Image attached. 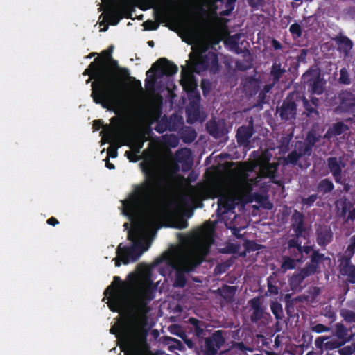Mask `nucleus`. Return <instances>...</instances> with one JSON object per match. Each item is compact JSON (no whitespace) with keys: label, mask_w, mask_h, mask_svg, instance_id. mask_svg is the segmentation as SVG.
<instances>
[{"label":"nucleus","mask_w":355,"mask_h":355,"mask_svg":"<svg viewBox=\"0 0 355 355\" xmlns=\"http://www.w3.org/2000/svg\"><path fill=\"white\" fill-rule=\"evenodd\" d=\"M142 171L145 180L135 185L128 198L121 201L123 214L130 219L152 206L159 193L160 178L156 169L153 166H143Z\"/></svg>","instance_id":"1"},{"label":"nucleus","mask_w":355,"mask_h":355,"mask_svg":"<svg viewBox=\"0 0 355 355\" xmlns=\"http://www.w3.org/2000/svg\"><path fill=\"white\" fill-rule=\"evenodd\" d=\"M101 62L102 58H95L83 74L89 76L87 83H89L90 79L94 80L92 83L91 94L93 101L103 108L110 109L108 99H111L114 94V82L109 70L103 69Z\"/></svg>","instance_id":"2"},{"label":"nucleus","mask_w":355,"mask_h":355,"mask_svg":"<svg viewBox=\"0 0 355 355\" xmlns=\"http://www.w3.org/2000/svg\"><path fill=\"white\" fill-rule=\"evenodd\" d=\"M144 324H135L133 322V314L125 315L122 320L111 327L110 332L118 337L120 333L125 345L128 347L127 355H144L140 347L135 343V335L138 329Z\"/></svg>","instance_id":"3"},{"label":"nucleus","mask_w":355,"mask_h":355,"mask_svg":"<svg viewBox=\"0 0 355 355\" xmlns=\"http://www.w3.org/2000/svg\"><path fill=\"white\" fill-rule=\"evenodd\" d=\"M205 254L197 248H191L183 254L180 265L176 270L173 286L182 288L186 286L185 273L193 272L205 259Z\"/></svg>","instance_id":"4"},{"label":"nucleus","mask_w":355,"mask_h":355,"mask_svg":"<svg viewBox=\"0 0 355 355\" xmlns=\"http://www.w3.org/2000/svg\"><path fill=\"white\" fill-rule=\"evenodd\" d=\"M130 285L123 282L120 277L114 276L112 284L107 287L104 295L108 296L109 309L113 312H119L125 306L130 292Z\"/></svg>","instance_id":"5"},{"label":"nucleus","mask_w":355,"mask_h":355,"mask_svg":"<svg viewBox=\"0 0 355 355\" xmlns=\"http://www.w3.org/2000/svg\"><path fill=\"white\" fill-rule=\"evenodd\" d=\"M139 300L136 311L133 313V322L136 324H146L147 322L146 314L150 311L148 302L155 298V291L152 283L143 285L139 291Z\"/></svg>","instance_id":"6"},{"label":"nucleus","mask_w":355,"mask_h":355,"mask_svg":"<svg viewBox=\"0 0 355 355\" xmlns=\"http://www.w3.org/2000/svg\"><path fill=\"white\" fill-rule=\"evenodd\" d=\"M101 65L103 66V69L109 70L114 82V94L111 99H108L111 107L118 104L120 95L119 79L116 77L115 72H116L121 78L129 77V70L127 68L120 67L119 66L118 61L113 58L107 60H104L102 58Z\"/></svg>","instance_id":"7"},{"label":"nucleus","mask_w":355,"mask_h":355,"mask_svg":"<svg viewBox=\"0 0 355 355\" xmlns=\"http://www.w3.org/2000/svg\"><path fill=\"white\" fill-rule=\"evenodd\" d=\"M300 94L298 92H290L283 101L277 112L282 121L295 120L297 116V105L300 102Z\"/></svg>","instance_id":"8"},{"label":"nucleus","mask_w":355,"mask_h":355,"mask_svg":"<svg viewBox=\"0 0 355 355\" xmlns=\"http://www.w3.org/2000/svg\"><path fill=\"white\" fill-rule=\"evenodd\" d=\"M227 332L223 330H216L212 334L204 338V355H218L225 343Z\"/></svg>","instance_id":"9"},{"label":"nucleus","mask_w":355,"mask_h":355,"mask_svg":"<svg viewBox=\"0 0 355 355\" xmlns=\"http://www.w3.org/2000/svg\"><path fill=\"white\" fill-rule=\"evenodd\" d=\"M178 71V67L175 64L166 58H161L153 64L151 68L147 71L146 76H148L150 72H155L157 73V78H160L164 76H172L177 73Z\"/></svg>","instance_id":"10"},{"label":"nucleus","mask_w":355,"mask_h":355,"mask_svg":"<svg viewBox=\"0 0 355 355\" xmlns=\"http://www.w3.org/2000/svg\"><path fill=\"white\" fill-rule=\"evenodd\" d=\"M327 166L337 184H343V168L346 166L342 157H329L327 159Z\"/></svg>","instance_id":"11"},{"label":"nucleus","mask_w":355,"mask_h":355,"mask_svg":"<svg viewBox=\"0 0 355 355\" xmlns=\"http://www.w3.org/2000/svg\"><path fill=\"white\" fill-rule=\"evenodd\" d=\"M180 84L188 94H196L198 98H200V94L196 91L197 84L194 76L186 67H182Z\"/></svg>","instance_id":"12"},{"label":"nucleus","mask_w":355,"mask_h":355,"mask_svg":"<svg viewBox=\"0 0 355 355\" xmlns=\"http://www.w3.org/2000/svg\"><path fill=\"white\" fill-rule=\"evenodd\" d=\"M118 247L119 250L122 252L124 256L128 257L130 262L137 261L142 253L148 249V247H144L141 241H136L131 246H125L123 245V243H120Z\"/></svg>","instance_id":"13"},{"label":"nucleus","mask_w":355,"mask_h":355,"mask_svg":"<svg viewBox=\"0 0 355 355\" xmlns=\"http://www.w3.org/2000/svg\"><path fill=\"white\" fill-rule=\"evenodd\" d=\"M316 242L318 245L325 248L333 240L334 233L329 225L315 224Z\"/></svg>","instance_id":"14"},{"label":"nucleus","mask_w":355,"mask_h":355,"mask_svg":"<svg viewBox=\"0 0 355 355\" xmlns=\"http://www.w3.org/2000/svg\"><path fill=\"white\" fill-rule=\"evenodd\" d=\"M207 132L215 139H220L228 133L227 124L223 119H211L206 123Z\"/></svg>","instance_id":"15"},{"label":"nucleus","mask_w":355,"mask_h":355,"mask_svg":"<svg viewBox=\"0 0 355 355\" xmlns=\"http://www.w3.org/2000/svg\"><path fill=\"white\" fill-rule=\"evenodd\" d=\"M329 338V337L328 336H320L315 340V346L316 349L321 351V353L324 351V349L333 350L340 348L344 345L345 343L349 341L352 339V336L349 337L348 339L345 340H338L336 339L327 340Z\"/></svg>","instance_id":"16"},{"label":"nucleus","mask_w":355,"mask_h":355,"mask_svg":"<svg viewBox=\"0 0 355 355\" xmlns=\"http://www.w3.org/2000/svg\"><path fill=\"white\" fill-rule=\"evenodd\" d=\"M107 1L109 4V8L107 11V18L109 24L112 26H116L119 21L123 18H131V12L126 11L123 8H117L111 7V0H103V3Z\"/></svg>","instance_id":"17"},{"label":"nucleus","mask_w":355,"mask_h":355,"mask_svg":"<svg viewBox=\"0 0 355 355\" xmlns=\"http://www.w3.org/2000/svg\"><path fill=\"white\" fill-rule=\"evenodd\" d=\"M254 132L253 121H250L248 125H241L238 128L236 134V141L239 146H248L250 144V139Z\"/></svg>","instance_id":"18"},{"label":"nucleus","mask_w":355,"mask_h":355,"mask_svg":"<svg viewBox=\"0 0 355 355\" xmlns=\"http://www.w3.org/2000/svg\"><path fill=\"white\" fill-rule=\"evenodd\" d=\"M271 155H263L261 157L260 171L263 176L266 178H275L277 171L278 164L270 163Z\"/></svg>","instance_id":"19"},{"label":"nucleus","mask_w":355,"mask_h":355,"mask_svg":"<svg viewBox=\"0 0 355 355\" xmlns=\"http://www.w3.org/2000/svg\"><path fill=\"white\" fill-rule=\"evenodd\" d=\"M230 191L233 194H239L252 189L248 181V175L244 173L242 177L236 178L230 186Z\"/></svg>","instance_id":"20"},{"label":"nucleus","mask_w":355,"mask_h":355,"mask_svg":"<svg viewBox=\"0 0 355 355\" xmlns=\"http://www.w3.org/2000/svg\"><path fill=\"white\" fill-rule=\"evenodd\" d=\"M338 261L340 273L347 277V282L355 284V265L352 264V261L349 259L338 260Z\"/></svg>","instance_id":"21"},{"label":"nucleus","mask_w":355,"mask_h":355,"mask_svg":"<svg viewBox=\"0 0 355 355\" xmlns=\"http://www.w3.org/2000/svg\"><path fill=\"white\" fill-rule=\"evenodd\" d=\"M193 64V71L197 73L204 72L209 69L207 53L202 55L197 53L193 58V53L189 55Z\"/></svg>","instance_id":"22"},{"label":"nucleus","mask_w":355,"mask_h":355,"mask_svg":"<svg viewBox=\"0 0 355 355\" xmlns=\"http://www.w3.org/2000/svg\"><path fill=\"white\" fill-rule=\"evenodd\" d=\"M163 3L155 12V19L164 22L170 16L172 5L177 4L178 0H164Z\"/></svg>","instance_id":"23"},{"label":"nucleus","mask_w":355,"mask_h":355,"mask_svg":"<svg viewBox=\"0 0 355 355\" xmlns=\"http://www.w3.org/2000/svg\"><path fill=\"white\" fill-rule=\"evenodd\" d=\"M320 139V135H318L316 132L311 130L308 132L304 143H302L300 146L304 149V154H307L310 156L313 151V147Z\"/></svg>","instance_id":"24"},{"label":"nucleus","mask_w":355,"mask_h":355,"mask_svg":"<svg viewBox=\"0 0 355 355\" xmlns=\"http://www.w3.org/2000/svg\"><path fill=\"white\" fill-rule=\"evenodd\" d=\"M188 323L192 325V331L199 341L205 338L206 334L205 328L207 327L205 322L200 320L198 318L191 317L188 319Z\"/></svg>","instance_id":"25"},{"label":"nucleus","mask_w":355,"mask_h":355,"mask_svg":"<svg viewBox=\"0 0 355 355\" xmlns=\"http://www.w3.org/2000/svg\"><path fill=\"white\" fill-rule=\"evenodd\" d=\"M191 150L187 148L178 150L176 153L177 160L182 164V169L187 171L191 168L192 158Z\"/></svg>","instance_id":"26"},{"label":"nucleus","mask_w":355,"mask_h":355,"mask_svg":"<svg viewBox=\"0 0 355 355\" xmlns=\"http://www.w3.org/2000/svg\"><path fill=\"white\" fill-rule=\"evenodd\" d=\"M302 101L304 111L303 114L306 115L308 118L313 120H318L320 117L318 109L313 105H311L309 100L304 96L300 95V102Z\"/></svg>","instance_id":"27"},{"label":"nucleus","mask_w":355,"mask_h":355,"mask_svg":"<svg viewBox=\"0 0 355 355\" xmlns=\"http://www.w3.org/2000/svg\"><path fill=\"white\" fill-rule=\"evenodd\" d=\"M241 37V35L239 33L227 36L224 41L225 46L227 47L230 51L234 52L236 54L241 53L243 51L239 47Z\"/></svg>","instance_id":"28"},{"label":"nucleus","mask_w":355,"mask_h":355,"mask_svg":"<svg viewBox=\"0 0 355 355\" xmlns=\"http://www.w3.org/2000/svg\"><path fill=\"white\" fill-rule=\"evenodd\" d=\"M320 76V69L316 66H312L302 75V80L304 85L309 86Z\"/></svg>","instance_id":"29"},{"label":"nucleus","mask_w":355,"mask_h":355,"mask_svg":"<svg viewBox=\"0 0 355 355\" xmlns=\"http://www.w3.org/2000/svg\"><path fill=\"white\" fill-rule=\"evenodd\" d=\"M307 156V154H304V149L300 146L298 148V152L296 150H292L287 157L284 159V164L288 165L291 164L293 166L297 165L299 159L303 156Z\"/></svg>","instance_id":"30"},{"label":"nucleus","mask_w":355,"mask_h":355,"mask_svg":"<svg viewBox=\"0 0 355 355\" xmlns=\"http://www.w3.org/2000/svg\"><path fill=\"white\" fill-rule=\"evenodd\" d=\"M334 184L333 182L329 178L322 179L316 187V191L326 195L331 193L334 189Z\"/></svg>","instance_id":"31"},{"label":"nucleus","mask_w":355,"mask_h":355,"mask_svg":"<svg viewBox=\"0 0 355 355\" xmlns=\"http://www.w3.org/2000/svg\"><path fill=\"white\" fill-rule=\"evenodd\" d=\"M335 41L338 46V49L346 54L352 49L353 43L347 36L338 35L335 38Z\"/></svg>","instance_id":"32"},{"label":"nucleus","mask_w":355,"mask_h":355,"mask_svg":"<svg viewBox=\"0 0 355 355\" xmlns=\"http://www.w3.org/2000/svg\"><path fill=\"white\" fill-rule=\"evenodd\" d=\"M207 58L210 72L214 74L218 73L220 69L218 54L213 51H209L207 53Z\"/></svg>","instance_id":"33"},{"label":"nucleus","mask_w":355,"mask_h":355,"mask_svg":"<svg viewBox=\"0 0 355 355\" xmlns=\"http://www.w3.org/2000/svg\"><path fill=\"white\" fill-rule=\"evenodd\" d=\"M144 146V141L138 139L134 141L132 144L131 148L132 150V155L129 156L128 155L130 154V151H126L125 154L128 156V158L130 162H136L139 159V157L138 156V154L140 153L141 149L143 148Z\"/></svg>","instance_id":"34"},{"label":"nucleus","mask_w":355,"mask_h":355,"mask_svg":"<svg viewBox=\"0 0 355 355\" xmlns=\"http://www.w3.org/2000/svg\"><path fill=\"white\" fill-rule=\"evenodd\" d=\"M325 82L321 76L308 86L309 91L313 94L320 95L324 92Z\"/></svg>","instance_id":"35"},{"label":"nucleus","mask_w":355,"mask_h":355,"mask_svg":"<svg viewBox=\"0 0 355 355\" xmlns=\"http://www.w3.org/2000/svg\"><path fill=\"white\" fill-rule=\"evenodd\" d=\"M348 130V127L342 121L334 123L327 130L325 137L331 136H338Z\"/></svg>","instance_id":"36"},{"label":"nucleus","mask_w":355,"mask_h":355,"mask_svg":"<svg viewBox=\"0 0 355 355\" xmlns=\"http://www.w3.org/2000/svg\"><path fill=\"white\" fill-rule=\"evenodd\" d=\"M218 209L224 208L223 213H226L234 207L233 200L227 193L220 196L218 201Z\"/></svg>","instance_id":"37"},{"label":"nucleus","mask_w":355,"mask_h":355,"mask_svg":"<svg viewBox=\"0 0 355 355\" xmlns=\"http://www.w3.org/2000/svg\"><path fill=\"white\" fill-rule=\"evenodd\" d=\"M285 72L286 70L282 68L280 62H274L270 70V75L274 83H277Z\"/></svg>","instance_id":"38"},{"label":"nucleus","mask_w":355,"mask_h":355,"mask_svg":"<svg viewBox=\"0 0 355 355\" xmlns=\"http://www.w3.org/2000/svg\"><path fill=\"white\" fill-rule=\"evenodd\" d=\"M310 263L318 269L319 264L326 260H330V258L326 257L324 254L320 253L318 250H313L310 257Z\"/></svg>","instance_id":"39"},{"label":"nucleus","mask_w":355,"mask_h":355,"mask_svg":"<svg viewBox=\"0 0 355 355\" xmlns=\"http://www.w3.org/2000/svg\"><path fill=\"white\" fill-rule=\"evenodd\" d=\"M271 311L275 318L277 320H281L284 318V311L282 305L277 301H272L270 304Z\"/></svg>","instance_id":"40"},{"label":"nucleus","mask_w":355,"mask_h":355,"mask_svg":"<svg viewBox=\"0 0 355 355\" xmlns=\"http://www.w3.org/2000/svg\"><path fill=\"white\" fill-rule=\"evenodd\" d=\"M304 225V215L302 212L294 209L291 216V227H299Z\"/></svg>","instance_id":"41"},{"label":"nucleus","mask_w":355,"mask_h":355,"mask_svg":"<svg viewBox=\"0 0 355 355\" xmlns=\"http://www.w3.org/2000/svg\"><path fill=\"white\" fill-rule=\"evenodd\" d=\"M355 254V235H353L349 239V243L347 247L346 250L344 252L343 256L339 260H345L349 259L351 261L354 254Z\"/></svg>","instance_id":"42"},{"label":"nucleus","mask_w":355,"mask_h":355,"mask_svg":"<svg viewBox=\"0 0 355 355\" xmlns=\"http://www.w3.org/2000/svg\"><path fill=\"white\" fill-rule=\"evenodd\" d=\"M300 238H297L295 236L294 238L290 239L288 241V249L291 256L296 257L295 254H293V249L297 252V254H300V248H301V242L299 241Z\"/></svg>","instance_id":"43"},{"label":"nucleus","mask_w":355,"mask_h":355,"mask_svg":"<svg viewBox=\"0 0 355 355\" xmlns=\"http://www.w3.org/2000/svg\"><path fill=\"white\" fill-rule=\"evenodd\" d=\"M306 278L299 272L295 273L291 277L289 284L292 290H297L300 286L301 284Z\"/></svg>","instance_id":"44"},{"label":"nucleus","mask_w":355,"mask_h":355,"mask_svg":"<svg viewBox=\"0 0 355 355\" xmlns=\"http://www.w3.org/2000/svg\"><path fill=\"white\" fill-rule=\"evenodd\" d=\"M197 137V133L195 130L189 128L183 130L181 133V137L184 142L191 143Z\"/></svg>","instance_id":"45"},{"label":"nucleus","mask_w":355,"mask_h":355,"mask_svg":"<svg viewBox=\"0 0 355 355\" xmlns=\"http://www.w3.org/2000/svg\"><path fill=\"white\" fill-rule=\"evenodd\" d=\"M297 259H293L288 256L283 257V262L282 263V269L285 272L288 270L295 269L296 267Z\"/></svg>","instance_id":"46"},{"label":"nucleus","mask_w":355,"mask_h":355,"mask_svg":"<svg viewBox=\"0 0 355 355\" xmlns=\"http://www.w3.org/2000/svg\"><path fill=\"white\" fill-rule=\"evenodd\" d=\"M294 231V236L302 238L305 240L309 238V231L305 225L291 228Z\"/></svg>","instance_id":"47"},{"label":"nucleus","mask_w":355,"mask_h":355,"mask_svg":"<svg viewBox=\"0 0 355 355\" xmlns=\"http://www.w3.org/2000/svg\"><path fill=\"white\" fill-rule=\"evenodd\" d=\"M348 335V329L341 323H337L336 324V336L341 340L348 339L347 338Z\"/></svg>","instance_id":"48"},{"label":"nucleus","mask_w":355,"mask_h":355,"mask_svg":"<svg viewBox=\"0 0 355 355\" xmlns=\"http://www.w3.org/2000/svg\"><path fill=\"white\" fill-rule=\"evenodd\" d=\"M243 247L248 252L257 251L263 248L262 245L257 243L254 240H246L243 243Z\"/></svg>","instance_id":"49"},{"label":"nucleus","mask_w":355,"mask_h":355,"mask_svg":"<svg viewBox=\"0 0 355 355\" xmlns=\"http://www.w3.org/2000/svg\"><path fill=\"white\" fill-rule=\"evenodd\" d=\"M340 316L347 323L355 322V312L347 309H343L340 311Z\"/></svg>","instance_id":"50"},{"label":"nucleus","mask_w":355,"mask_h":355,"mask_svg":"<svg viewBox=\"0 0 355 355\" xmlns=\"http://www.w3.org/2000/svg\"><path fill=\"white\" fill-rule=\"evenodd\" d=\"M116 254L117 257L113 259L115 261L116 267H119L121 265V263L125 265H127L130 263V259L128 257H125V256H124L122 252L119 250V247L116 248Z\"/></svg>","instance_id":"51"},{"label":"nucleus","mask_w":355,"mask_h":355,"mask_svg":"<svg viewBox=\"0 0 355 355\" xmlns=\"http://www.w3.org/2000/svg\"><path fill=\"white\" fill-rule=\"evenodd\" d=\"M318 269L315 266L311 265L310 263H306L305 266L302 268L300 272L306 278L312 275H314L317 272Z\"/></svg>","instance_id":"52"},{"label":"nucleus","mask_w":355,"mask_h":355,"mask_svg":"<svg viewBox=\"0 0 355 355\" xmlns=\"http://www.w3.org/2000/svg\"><path fill=\"white\" fill-rule=\"evenodd\" d=\"M232 349H238L241 352H252V348L246 345L243 342H232Z\"/></svg>","instance_id":"53"},{"label":"nucleus","mask_w":355,"mask_h":355,"mask_svg":"<svg viewBox=\"0 0 355 355\" xmlns=\"http://www.w3.org/2000/svg\"><path fill=\"white\" fill-rule=\"evenodd\" d=\"M339 82L344 85H349L351 83L349 73L345 67L340 70Z\"/></svg>","instance_id":"54"},{"label":"nucleus","mask_w":355,"mask_h":355,"mask_svg":"<svg viewBox=\"0 0 355 355\" xmlns=\"http://www.w3.org/2000/svg\"><path fill=\"white\" fill-rule=\"evenodd\" d=\"M318 198L317 194H311L307 198H302L301 199V204L306 207H311L313 205Z\"/></svg>","instance_id":"55"},{"label":"nucleus","mask_w":355,"mask_h":355,"mask_svg":"<svg viewBox=\"0 0 355 355\" xmlns=\"http://www.w3.org/2000/svg\"><path fill=\"white\" fill-rule=\"evenodd\" d=\"M263 309H254L250 315V320L252 322H257L259 320L263 318Z\"/></svg>","instance_id":"56"},{"label":"nucleus","mask_w":355,"mask_h":355,"mask_svg":"<svg viewBox=\"0 0 355 355\" xmlns=\"http://www.w3.org/2000/svg\"><path fill=\"white\" fill-rule=\"evenodd\" d=\"M313 247L311 246V245H304L302 246L301 245V248H300V254H299V258H297V261L298 263H302L304 262V256H303V252H304L305 254H309L311 251L313 252Z\"/></svg>","instance_id":"57"},{"label":"nucleus","mask_w":355,"mask_h":355,"mask_svg":"<svg viewBox=\"0 0 355 355\" xmlns=\"http://www.w3.org/2000/svg\"><path fill=\"white\" fill-rule=\"evenodd\" d=\"M289 31L293 35H295L297 37H300L302 35V28L297 23L291 24L289 28Z\"/></svg>","instance_id":"58"},{"label":"nucleus","mask_w":355,"mask_h":355,"mask_svg":"<svg viewBox=\"0 0 355 355\" xmlns=\"http://www.w3.org/2000/svg\"><path fill=\"white\" fill-rule=\"evenodd\" d=\"M168 125H169L168 121L167 120L166 121H164V119H162V121L157 122V123L155 128V130L158 133H163L168 130Z\"/></svg>","instance_id":"59"},{"label":"nucleus","mask_w":355,"mask_h":355,"mask_svg":"<svg viewBox=\"0 0 355 355\" xmlns=\"http://www.w3.org/2000/svg\"><path fill=\"white\" fill-rule=\"evenodd\" d=\"M294 300H286V312L289 318H293L295 315V306L293 304Z\"/></svg>","instance_id":"60"},{"label":"nucleus","mask_w":355,"mask_h":355,"mask_svg":"<svg viewBox=\"0 0 355 355\" xmlns=\"http://www.w3.org/2000/svg\"><path fill=\"white\" fill-rule=\"evenodd\" d=\"M272 277H268L267 278V287H268V291L271 294V295H277L278 293H279V288L276 285H274L272 282Z\"/></svg>","instance_id":"61"},{"label":"nucleus","mask_w":355,"mask_h":355,"mask_svg":"<svg viewBox=\"0 0 355 355\" xmlns=\"http://www.w3.org/2000/svg\"><path fill=\"white\" fill-rule=\"evenodd\" d=\"M352 207V203L347 199H345L341 202V213L340 216L344 217L346 216L347 212L350 211V208Z\"/></svg>","instance_id":"62"},{"label":"nucleus","mask_w":355,"mask_h":355,"mask_svg":"<svg viewBox=\"0 0 355 355\" xmlns=\"http://www.w3.org/2000/svg\"><path fill=\"white\" fill-rule=\"evenodd\" d=\"M355 352V344L339 349L340 355H352Z\"/></svg>","instance_id":"63"},{"label":"nucleus","mask_w":355,"mask_h":355,"mask_svg":"<svg viewBox=\"0 0 355 355\" xmlns=\"http://www.w3.org/2000/svg\"><path fill=\"white\" fill-rule=\"evenodd\" d=\"M159 22L154 21L152 20H147L144 23V26L146 30L155 31L159 28Z\"/></svg>","instance_id":"64"}]
</instances>
